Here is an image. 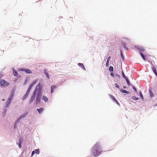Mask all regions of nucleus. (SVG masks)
Wrapping results in <instances>:
<instances>
[{"instance_id":"obj_35","label":"nucleus","mask_w":157,"mask_h":157,"mask_svg":"<svg viewBox=\"0 0 157 157\" xmlns=\"http://www.w3.org/2000/svg\"><path fill=\"white\" fill-rule=\"evenodd\" d=\"M19 146L20 148L21 147V144L19 143Z\"/></svg>"},{"instance_id":"obj_30","label":"nucleus","mask_w":157,"mask_h":157,"mask_svg":"<svg viewBox=\"0 0 157 157\" xmlns=\"http://www.w3.org/2000/svg\"><path fill=\"white\" fill-rule=\"evenodd\" d=\"M23 140L21 138H20L19 140V143L21 144V142Z\"/></svg>"},{"instance_id":"obj_31","label":"nucleus","mask_w":157,"mask_h":157,"mask_svg":"<svg viewBox=\"0 0 157 157\" xmlns=\"http://www.w3.org/2000/svg\"><path fill=\"white\" fill-rule=\"evenodd\" d=\"M121 57L122 58V59H124V56H123V53H122V52L121 51Z\"/></svg>"},{"instance_id":"obj_39","label":"nucleus","mask_w":157,"mask_h":157,"mask_svg":"<svg viewBox=\"0 0 157 157\" xmlns=\"http://www.w3.org/2000/svg\"><path fill=\"white\" fill-rule=\"evenodd\" d=\"M3 76V75L1 74H0V78H1L2 76Z\"/></svg>"},{"instance_id":"obj_40","label":"nucleus","mask_w":157,"mask_h":157,"mask_svg":"<svg viewBox=\"0 0 157 157\" xmlns=\"http://www.w3.org/2000/svg\"><path fill=\"white\" fill-rule=\"evenodd\" d=\"M123 88L124 89H126V87H125V86H123Z\"/></svg>"},{"instance_id":"obj_25","label":"nucleus","mask_w":157,"mask_h":157,"mask_svg":"<svg viewBox=\"0 0 157 157\" xmlns=\"http://www.w3.org/2000/svg\"><path fill=\"white\" fill-rule=\"evenodd\" d=\"M126 80V81L127 82V84L128 86H130V83L129 81V80L128 79V78H127L126 79H125Z\"/></svg>"},{"instance_id":"obj_5","label":"nucleus","mask_w":157,"mask_h":157,"mask_svg":"<svg viewBox=\"0 0 157 157\" xmlns=\"http://www.w3.org/2000/svg\"><path fill=\"white\" fill-rule=\"evenodd\" d=\"M30 90L28 89L26 93L22 98L23 100H25L28 96Z\"/></svg>"},{"instance_id":"obj_12","label":"nucleus","mask_w":157,"mask_h":157,"mask_svg":"<svg viewBox=\"0 0 157 157\" xmlns=\"http://www.w3.org/2000/svg\"><path fill=\"white\" fill-rule=\"evenodd\" d=\"M44 108L42 107L40 108L39 109H37L36 110L38 111L39 113H41L43 111Z\"/></svg>"},{"instance_id":"obj_20","label":"nucleus","mask_w":157,"mask_h":157,"mask_svg":"<svg viewBox=\"0 0 157 157\" xmlns=\"http://www.w3.org/2000/svg\"><path fill=\"white\" fill-rule=\"evenodd\" d=\"M149 92H150V96H151V97H153L154 96V95L152 92V91L151 90H149Z\"/></svg>"},{"instance_id":"obj_2","label":"nucleus","mask_w":157,"mask_h":157,"mask_svg":"<svg viewBox=\"0 0 157 157\" xmlns=\"http://www.w3.org/2000/svg\"><path fill=\"white\" fill-rule=\"evenodd\" d=\"M40 83L36 86L35 90H34L31 99L29 101V103H31L32 102L33 100H34L36 95L37 92H38V89H39V90H40Z\"/></svg>"},{"instance_id":"obj_4","label":"nucleus","mask_w":157,"mask_h":157,"mask_svg":"<svg viewBox=\"0 0 157 157\" xmlns=\"http://www.w3.org/2000/svg\"><path fill=\"white\" fill-rule=\"evenodd\" d=\"M0 85L1 87H3L9 85V83L3 79H1L0 80Z\"/></svg>"},{"instance_id":"obj_1","label":"nucleus","mask_w":157,"mask_h":157,"mask_svg":"<svg viewBox=\"0 0 157 157\" xmlns=\"http://www.w3.org/2000/svg\"><path fill=\"white\" fill-rule=\"evenodd\" d=\"M102 151L100 145L98 143H97L94 145L91 150V154L93 156H98Z\"/></svg>"},{"instance_id":"obj_15","label":"nucleus","mask_w":157,"mask_h":157,"mask_svg":"<svg viewBox=\"0 0 157 157\" xmlns=\"http://www.w3.org/2000/svg\"><path fill=\"white\" fill-rule=\"evenodd\" d=\"M43 100L45 102H47L48 101V98L46 96H43L42 98Z\"/></svg>"},{"instance_id":"obj_9","label":"nucleus","mask_w":157,"mask_h":157,"mask_svg":"<svg viewBox=\"0 0 157 157\" xmlns=\"http://www.w3.org/2000/svg\"><path fill=\"white\" fill-rule=\"evenodd\" d=\"M13 71L14 76L17 77H19V75L18 74L17 71L15 69H13Z\"/></svg>"},{"instance_id":"obj_17","label":"nucleus","mask_w":157,"mask_h":157,"mask_svg":"<svg viewBox=\"0 0 157 157\" xmlns=\"http://www.w3.org/2000/svg\"><path fill=\"white\" fill-rule=\"evenodd\" d=\"M55 86H52L51 87V93H52L54 91V89L56 88Z\"/></svg>"},{"instance_id":"obj_13","label":"nucleus","mask_w":157,"mask_h":157,"mask_svg":"<svg viewBox=\"0 0 157 157\" xmlns=\"http://www.w3.org/2000/svg\"><path fill=\"white\" fill-rule=\"evenodd\" d=\"M78 65L79 67H80L84 69V70L85 69L84 66L83 64L82 63H79L78 64Z\"/></svg>"},{"instance_id":"obj_32","label":"nucleus","mask_w":157,"mask_h":157,"mask_svg":"<svg viewBox=\"0 0 157 157\" xmlns=\"http://www.w3.org/2000/svg\"><path fill=\"white\" fill-rule=\"evenodd\" d=\"M132 88L136 92H137L136 89V88L134 86H133Z\"/></svg>"},{"instance_id":"obj_6","label":"nucleus","mask_w":157,"mask_h":157,"mask_svg":"<svg viewBox=\"0 0 157 157\" xmlns=\"http://www.w3.org/2000/svg\"><path fill=\"white\" fill-rule=\"evenodd\" d=\"M109 96L111 97V99L115 102H116L117 105H120V104L118 101H117V100L113 96V95H111V94H110Z\"/></svg>"},{"instance_id":"obj_24","label":"nucleus","mask_w":157,"mask_h":157,"mask_svg":"<svg viewBox=\"0 0 157 157\" xmlns=\"http://www.w3.org/2000/svg\"><path fill=\"white\" fill-rule=\"evenodd\" d=\"M132 99H133L134 100L136 101V100H138V98H137V97H136L135 96H132Z\"/></svg>"},{"instance_id":"obj_11","label":"nucleus","mask_w":157,"mask_h":157,"mask_svg":"<svg viewBox=\"0 0 157 157\" xmlns=\"http://www.w3.org/2000/svg\"><path fill=\"white\" fill-rule=\"evenodd\" d=\"M44 73L46 75L47 78L48 79H49V75L48 74V72L47 71V70L46 69L44 70Z\"/></svg>"},{"instance_id":"obj_22","label":"nucleus","mask_w":157,"mask_h":157,"mask_svg":"<svg viewBox=\"0 0 157 157\" xmlns=\"http://www.w3.org/2000/svg\"><path fill=\"white\" fill-rule=\"evenodd\" d=\"M113 67L112 66H110L109 67V70L110 71H113Z\"/></svg>"},{"instance_id":"obj_16","label":"nucleus","mask_w":157,"mask_h":157,"mask_svg":"<svg viewBox=\"0 0 157 157\" xmlns=\"http://www.w3.org/2000/svg\"><path fill=\"white\" fill-rule=\"evenodd\" d=\"M152 70H153V71L154 73L155 74L157 77V72H156L155 68V67H152Z\"/></svg>"},{"instance_id":"obj_21","label":"nucleus","mask_w":157,"mask_h":157,"mask_svg":"<svg viewBox=\"0 0 157 157\" xmlns=\"http://www.w3.org/2000/svg\"><path fill=\"white\" fill-rule=\"evenodd\" d=\"M140 55H141L142 58H143V59L144 60L146 61V59L145 56L142 53H140Z\"/></svg>"},{"instance_id":"obj_14","label":"nucleus","mask_w":157,"mask_h":157,"mask_svg":"<svg viewBox=\"0 0 157 157\" xmlns=\"http://www.w3.org/2000/svg\"><path fill=\"white\" fill-rule=\"evenodd\" d=\"M25 72L27 74H31L32 72L30 69H25Z\"/></svg>"},{"instance_id":"obj_33","label":"nucleus","mask_w":157,"mask_h":157,"mask_svg":"<svg viewBox=\"0 0 157 157\" xmlns=\"http://www.w3.org/2000/svg\"><path fill=\"white\" fill-rule=\"evenodd\" d=\"M19 70L21 71H25V69H23V68H21Z\"/></svg>"},{"instance_id":"obj_38","label":"nucleus","mask_w":157,"mask_h":157,"mask_svg":"<svg viewBox=\"0 0 157 157\" xmlns=\"http://www.w3.org/2000/svg\"><path fill=\"white\" fill-rule=\"evenodd\" d=\"M124 48H125V49H126V50H128V48L127 47H126L125 46V45H124Z\"/></svg>"},{"instance_id":"obj_29","label":"nucleus","mask_w":157,"mask_h":157,"mask_svg":"<svg viewBox=\"0 0 157 157\" xmlns=\"http://www.w3.org/2000/svg\"><path fill=\"white\" fill-rule=\"evenodd\" d=\"M114 86L115 87H116L117 88H119V86L117 85V83H115L114 84Z\"/></svg>"},{"instance_id":"obj_34","label":"nucleus","mask_w":157,"mask_h":157,"mask_svg":"<svg viewBox=\"0 0 157 157\" xmlns=\"http://www.w3.org/2000/svg\"><path fill=\"white\" fill-rule=\"evenodd\" d=\"M34 153H35V151H32V153L31 156H33L34 155Z\"/></svg>"},{"instance_id":"obj_28","label":"nucleus","mask_w":157,"mask_h":157,"mask_svg":"<svg viewBox=\"0 0 157 157\" xmlns=\"http://www.w3.org/2000/svg\"><path fill=\"white\" fill-rule=\"evenodd\" d=\"M139 94H140V97H141V98H142V99H144V97H143V95H142V93L141 92H140Z\"/></svg>"},{"instance_id":"obj_7","label":"nucleus","mask_w":157,"mask_h":157,"mask_svg":"<svg viewBox=\"0 0 157 157\" xmlns=\"http://www.w3.org/2000/svg\"><path fill=\"white\" fill-rule=\"evenodd\" d=\"M37 80L34 81H33L32 83H31L29 86L28 89L31 90L32 88L33 87V86L36 84L37 82Z\"/></svg>"},{"instance_id":"obj_27","label":"nucleus","mask_w":157,"mask_h":157,"mask_svg":"<svg viewBox=\"0 0 157 157\" xmlns=\"http://www.w3.org/2000/svg\"><path fill=\"white\" fill-rule=\"evenodd\" d=\"M122 76L125 79H126L127 78L126 77L125 75H124V72H122Z\"/></svg>"},{"instance_id":"obj_18","label":"nucleus","mask_w":157,"mask_h":157,"mask_svg":"<svg viewBox=\"0 0 157 157\" xmlns=\"http://www.w3.org/2000/svg\"><path fill=\"white\" fill-rule=\"evenodd\" d=\"M120 91L121 92L123 93H125V94L128 93V92L127 91L125 90L122 89H121L120 90Z\"/></svg>"},{"instance_id":"obj_37","label":"nucleus","mask_w":157,"mask_h":157,"mask_svg":"<svg viewBox=\"0 0 157 157\" xmlns=\"http://www.w3.org/2000/svg\"><path fill=\"white\" fill-rule=\"evenodd\" d=\"M11 98H9L8 100V101H9V102H10V101H11Z\"/></svg>"},{"instance_id":"obj_19","label":"nucleus","mask_w":157,"mask_h":157,"mask_svg":"<svg viewBox=\"0 0 157 157\" xmlns=\"http://www.w3.org/2000/svg\"><path fill=\"white\" fill-rule=\"evenodd\" d=\"M110 58H111V57L110 56H109L108 58V59H107V61L106 63V66H108L109 65V60H110Z\"/></svg>"},{"instance_id":"obj_3","label":"nucleus","mask_w":157,"mask_h":157,"mask_svg":"<svg viewBox=\"0 0 157 157\" xmlns=\"http://www.w3.org/2000/svg\"><path fill=\"white\" fill-rule=\"evenodd\" d=\"M36 94H37L36 97V104L37 105L40 103L41 98V90H38Z\"/></svg>"},{"instance_id":"obj_8","label":"nucleus","mask_w":157,"mask_h":157,"mask_svg":"<svg viewBox=\"0 0 157 157\" xmlns=\"http://www.w3.org/2000/svg\"><path fill=\"white\" fill-rule=\"evenodd\" d=\"M135 48L141 52H144V49L141 46H135Z\"/></svg>"},{"instance_id":"obj_23","label":"nucleus","mask_w":157,"mask_h":157,"mask_svg":"<svg viewBox=\"0 0 157 157\" xmlns=\"http://www.w3.org/2000/svg\"><path fill=\"white\" fill-rule=\"evenodd\" d=\"M35 153L37 154H39V149H36L35 151Z\"/></svg>"},{"instance_id":"obj_36","label":"nucleus","mask_w":157,"mask_h":157,"mask_svg":"<svg viewBox=\"0 0 157 157\" xmlns=\"http://www.w3.org/2000/svg\"><path fill=\"white\" fill-rule=\"evenodd\" d=\"M110 75L111 76H113V77H114V74H113V73L112 72V73H110Z\"/></svg>"},{"instance_id":"obj_26","label":"nucleus","mask_w":157,"mask_h":157,"mask_svg":"<svg viewBox=\"0 0 157 157\" xmlns=\"http://www.w3.org/2000/svg\"><path fill=\"white\" fill-rule=\"evenodd\" d=\"M126 80V81L127 82V84L128 86H130V83L129 81V80L128 79V78H127L126 79H125Z\"/></svg>"},{"instance_id":"obj_10","label":"nucleus","mask_w":157,"mask_h":157,"mask_svg":"<svg viewBox=\"0 0 157 157\" xmlns=\"http://www.w3.org/2000/svg\"><path fill=\"white\" fill-rule=\"evenodd\" d=\"M27 114V113H25L23 114L21 116H20V117L19 118L18 120H20L21 119L23 118H24L25 117V116H26V115Z\"/></svg>"}]
</instances>
